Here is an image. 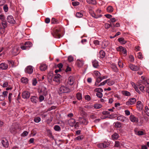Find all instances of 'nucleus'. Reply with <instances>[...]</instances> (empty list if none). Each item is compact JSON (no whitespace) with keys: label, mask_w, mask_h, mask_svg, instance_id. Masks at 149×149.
I'll use <instances>...</instances> for the list:
<instances>
[{"label":"nucleus","mask_w":149,"mask_h":149,"mask_svg":"<svg viewBox=\"0 0 149 149\" xmlns=\"http://www.w3.org/2000/svg\"><path fill=\"white\" fill-rule=\"evenodd\" d=\"M0 20L1 21V23L0 24V29H5L7 27V23L5 20L4 16L3 14L0 15Z\"/></svg>","instance_id":"f257e3e1"},{"label":"nucleus","mask_w":149,"mask_h":149,"mask_svg":"<svg viewBox=\"0 0 149 149\" xmlns=\"http://www.w3.org/2000/svg\"><path fill=\"white\" fill-rule=\"evenodd\" d=\"M70 91V89L66 86H62L59 88L58 92L59 94L68 93Z\"/></svg>","instance_id":"f03ea898"},{"label":"nucleus","mask_w":149,"mask_h":149,"mask_svg":"<svg viewBox=\"0 0 149 149\" xmlns=\"http://www.w3.org/2000/svg\"><path fill=\"white\" fill-rule=\"evenodd\" d=\"M32 46V44L30 42L28 41L25 42L24 46H21V48L23 50H27L28 48L31 47Z\"/></svg>","instance_id":"7ed1b4c3"},{"label":"nucleus","mask_w":149,"mask_h":149,"mask_svg":"<svg viewBox=\"0 0 149 149\" xmlns=\"http://www.w3.org/2000/svg\"><path fill=\"white\" fill-rule=\"evenodd\" d=\"M94 91L97 92L96 95L98 97L100 98L102 97L103 94L102 92L103 90L101 88H96L94 90Z\"/></svg>","instance_id":"20e7f679"},{"label":"nucleus","mask_w":149,"mask_h":149,"mask_svg":"<svg viewBox=\"0 0 149 149\" xmlns=\"http://www.w3.org/2000/svg\"><path fill=\"white\" fill-rule=\"evenodd\" d=\"M12 54L14 56H16L19 53L18 47L17 46H15L12 48L11 51Z\"/></svg>","instance_id":"39448f33"},{"label":"nucleus","mask_w":149,"mask_h":149,"mask_svg":"<svg viewBox=\"0 0 149 149\" xmlns=\"http://www.w3.org/2000/svg\"><path fill=\"white\" fill-rule=\"evenodd\" d=\"M7 22L10 24H14L15 23V21L14 19L13 16L10 15H8L7 17Z\"/></svg>","instance_id":"423d86ee"},{"label":"nucleus","mask_w":149,"mask_h":149,"mask_svg":"<svg viewBox=\"0 0 149 149\" xmlns=\"http://www.w3.org/2000/svg\"><path fill=\"white\" fill-rule=\"evenodd\" d=\"M39 91L40 93L44 96H46L47 95V91L46 88L44 86H42L41 88H39Z\"/></svg>","instance_id":"0eeeda50"},{"label":"nucleus","mask_w":149,"mask_h":149,"mask_svg":"<svg viewBox=\"0 0 149 149\" xmlns=\"http://www.w3.org/2000/svg\"><path fill=\"white\" fill-rule=\"evenodd\" d=\"M60 29H56L54 30V33L52 34L53 36L55 38H60L61 35L60 33Z\"/></svg>","instance_id":"6e6552de"},{"label":"nucleus","mask_w":149,"mask_h":149,"mask_svg":"<svg viewBox=\"0 0 149 149\" xmlns=\"http://www.w3.org/2000/svg\"><path fill=\"white\" fill-rule=\"evenodd\" d=\"M136 101V99L135 98H132L126 102V104L128 106L132 105L134 104Z\"/></svg>","instance_id":"1a4fd4ad"},{"label":"nucleus","mask_w":149,"mask_h":149,"mask_svg":"<svg viewBox=\"0 0 149 149\" xmlns=\"http://www.w3.org/2000/svg\"><path fill=\"white\" fill-rule=\"evenodd\" d=\"M76 63L78 67H81L84 65V61L81 58L80 59H78L77 60Z\"/></svg>","instance_id":"9d476101"},{"label":"nucleus","mask_w":149,"mask_h":149,"mask_svg":"<svg viewBox=\"0 0 149 149\" xmlns=\"http://www.w3.org/2000/svg\"><path fill=\"white\" fill-rule=\"evenodd\" d=\"M74 78L72 76H70L68 78L67 83L69 85H72L74 81Z\"/></svg>","instance_id":"9b49d317"},{"label":"nucleus","mask_w":149,"mask_h":149,"mask_svg":"<svg viewBox=\"0 0 149 149\" xmlns=\"http://www.w3.org/2000/svg\"><path fill=\"white\" fill-rule=\"evenodd\" d=\"M30 96V93L28 91H24L22 93V97L24 99L29 98Z\"/></svg>","instance_id":"f8f14e48"},{"label":"nucleus","mask_w":149,"mask_h":149,"mask_svg":"<svg viewBox=\"0 0 149 149\" xmlns=\"http://www.w3.org/2000/svg\"><path fill=\"white\" fill-rule=\"evenodd\" d=\"M33 67L31 66H27L25 69V71L26 73L29 74H31L33 72Z\"/></svg>","instance_id":"ddd939ff"},{"label":"nucleus","mask_w":149,"mask_h":149,"mask_svg":"<svg viewBox=\"0 0 149 149\" xmlns=\"http://www.w3.org/2000/svg\"><path fill=\"white\" fill-rule=\"evenodd\" d=\"M130 121L134 123H138L139 121L138 118L133 115H130Z\"/></svg>","instance_id":"4468645a"},{"label":"nucleus","mask_w":149,"mask_h":149,"mask_svg":"<svg viewBox=\"0 0 149 149\" xmlns=\"http://www.w3.org/2000/svg\"><path fill=\"white\" fill-rule=\"evenodd\" d=\"M68 124L71 127L75 126L77 124H76V122L74 119L73 118L70 119L68 121Z\"/></svg>","instance_id":"2eb2a0df"},{"label":"nucleus","mask_w":149,"mask_h":149,"mask_svg":"<svg viewBox=\"0 0 149 149\" xmlns=\"http://www.w3.org/2000/svg\"><path fill=\"white\" fill-rule=\"evenodd\" d=\"M117 119L118 120H119L123 122H125L127 120V118L123 116H120L117 117Z\"/></svg>","instance_id":"dca6fc26"},{"label":"nucleus","mask_w":149,"mask_h":149,"mask_svg":"<svg viewBox=\"0 0 149 149\" xmlns=\"http://www.w3.org/2000/svg\"><path fill=\"white\" fill-rule=\"evenodd\" d=\"M136 107L138 110H141L143 108V104L141 101H139L137 102Z\"/></svg>","instance_id":"f3484780"},{"label":"nucleus","mask_w":149,"mask_h":149,"mask_svg":"<svg viewBox=\"0 0 149 149\" xmlns=\"http://www.w3.org/2000/svg\"><path fill=\"white\" fill-rule=\"evenodd\" d=\"M61 77V76L60 74H56L54 77L53 80L57 82H59L60 81Z\"/></svg>","instance_id":"a211bd4d"},{"label":"nucleus","mask_w":149,"mask_h":149,"mask_svg":"<svg viewBox=\"0 0 149 149\" xmlns=\"http://www.w3.org/2000/svg\"><path fill=\"white\" fill-rule=\"evenodd\" d=\"M129 67L132 70L134 71H137L139 69V67L135 66L134 65L132 64H130L129 65Z\"/></svg>","instance_id":"6ab92c4d"},{"label":"nucleus","mask_w":149,"mask_h":149,"mask_svg":"<svg viewBox=\"0 0 149 149\" xmlns=\"http://www.w3.org/2000/svg\"><path fill=\"white\" fill-rule=\"evenodd\" d=\"M8 64L5 63L0 64V68L2 70H6L8 68Z\"/></svg>","instance_id":"aec40b11"},{"label":"nucleus","mask_w":149,"mask_h":149,"mask_svg":"<svg viewBox=\"0 0 149 149\" xmlns=\"http://www.w3.org/2000/svg\"><path fill=\"white\" fill-rule=\"evenodd\" d=\"M97 146L98 148H105L108 147L107 143L106 142L102 143H100L97 144Z\"/></svg>","instance_id":"412c9836"},{"label":"nucleus","mask_w":149,"mask_h":149,"mask_svg":"<svg viewBox=\"0 0 149 149\" xmlns=\"http://www.w3.org/2000/svg\"><path fill=\"white\" fill-rule=\"evenodd\" d=\"M15 124L11 126L10 129V132L13 134H15L16 132L17 128L15 126Z\"/></svg>","instance_id":"4be33fe9"},{"label":"nucleus","mask_w":149,"mask_h":149,"mask_svg":"<svg viewBox=\"0 0 149 149\" xmlns=\"http://www.w3.org/2000/svg\"><path fill=\"white\" fill-rule=\"evenodd\" d=\"M117 50L120 51L123 54H125L126 53V50L125 48L123 47L122 46H120L119 47L117 48Z\"/></svg>","instance_id":"5701e85b"},{"label":"nucleus","mask_w":149,"mask_h":149,"mask_svg":"<svg viewBox=\"0 0 149 149\" xmlns=\"http://www.w3.org/2000/svg\"><path fill=\"white\" fill-rule=\"evenodd\" d=\"M80 122L81 124L84 125H87L88 122L87 120L86 119L84 118H81L80 120Z\"/></svg>","instance_id":"b1692460"},{"label":"nucleus","mask_w":149,"mask_h":149,"mask_svg":"<svg viewBox=\"0 0 149 149\" xmlns=\"http://www.w3.org/2000/svg\"><path fill=\"white\" fill-rule=\"evenodd\" d=\"M1 143L3 146L7 148L8 146V142L6 139L3 140L1 141Z\"/></svg>","instance_id":"393cba45"},{"label":"nucleus","mask_w":149,"mask_h":149,"mask_svg":"<svg viewBox=\"0 0 149 149\" xmlns=\"http://www.w3.org/2000/svg\"><path fill=\"white\" fill-rule=\"evenodd\" d=\"M92 62L93 66L94 67L97 68L99 66L98 62L95 59L94 60H93Z\"/></svg>","instance_id":"a878e982"},{"label":"nucleus","mask_w":149,"mask_h":149,"mask_svg":"<svg viewBox=\"0 0 149 149\" xmlns=\"http://www.w3.org/2000/svg\"><path fill=\"white\" fill-rule=\"evenodd\" d=\"M119 137V135L118 134L116 133H114L111 136L112 139L113 140L117 139Z\"/></svg>","instance_id":"bb28decb"},{"label":"nucleus","mask_w":149,"mask_h":149,"mask_svg":"<svg viewBox=\"0 0 149 149\" xmlns=\"http://www.w3.org/2000/svg\"><path fill=\"white\" fill-rule=\"evenodd\" d=\"M37 97L36 96H31L30 99L31 101L33 103H36L37 102Z\"/></svg>","instance_id":"cd10ccee"},{"label":"nucleus","mask_w":149,"mask_h":149,"mask_svg":"<svg viewBox=\"0 0 149 149\" xmlns=\"http://www.w3.org/2000/svg\"><path fill=\"white\" fill-rule=\"evenodd\" d=\"M111 67L114 71L116 72L118 71V69L115 64H112L111 65Z\"/></svg>","instance_id":"c85d7f7f"},{"label":"nucleus","mask_w":149,"mask_h":149,"mask_svg":"<svg viewBox=\"0 0 149 149\" xmlns=\"http://www.w3.org/2000/svg\"><path fill=\"white\" fill-rule=\"evenodd\" d=\"M102 80L101 77H97L96 81L95 83V85L97 86L99 84L98 83L100 82Z\"/></svg>","instance_id":"c756f323"},{"label":"nucleus","mask_w":149,"mask_h":149,"mask_svg":"<svg viewBox=\"0 0 149 149\" xmlns=\"http://www.w3.org/2000/svg\"><path fill=\"white\" fill-rule=\"evenodd\" d=\"M118 40L119 42L123 44H125L127 42L123 38H119Z\"/></svg>","instance_id":"7c9ffc66"},{"label":"nucleus","mask_w":149,"mask_h":149,"mask_svg":"<svg viewBox=\"0 0 149 149\" xmlns=\"http://www.w3.org/2000/svg\"><path fill=\"white\" fill-rule=\"evenodd\" d=\"M40 68L41 70L44 71L46 70L47 66L45 64H42L40 65Z\"/></svg>","instance_id":"2f4dec72"},{"label":"nucleus","mask_w":149,"mask_h":149,"mask_svg":"<svg viewBox=\"0 0 149 149\" xmlns=\"http://www.w3.org/2000/svg\"><path fill=\"white\" fill-rule=\"evenodd\" d=\"M93 73L94 75V77H100L101 74L100 73L97 71L95 70L94 71Z\"/></svg>","instance_id":"473e14b6"},{"label":"nucleus","mask_w":149,"mask_h":149,"mask_svg":"<svg viewBox=\"0 0 149 149\" xmlns=\"http://www.w3.org/2000/svg\"><path fill=\"white\" fill-rule=\"evenodd\" d=\"M86 2L89 4H95L96 3L95 0H86Z\"/></svg>","instance_id":"72a5a7b5"},{"label":"nucleus","mask_w":149,"mask_h":149,"mask_svg":"<svg viewBox=\"0 0 149 149\" xmlns=\"http://www.w3.org/2000/svg\"><path fill=\"white\" fill-rule=\"evenodd\" d=\"M99 54L100 58H103L105 56V53L104 51H100V52Z\"/></svg>","instance_id":"f704fd0d"},{"label":"nucleus","mask_w":149,"mask_h":149,"mask_svg":"<svg viewBox=\"0 0 149 149\" xmlns=\"http://www.w3.org/2000/svg\"><path fill=\"white\" fill-rule=\"evenodd\" d=\"M28 79L26 77H23L21 79V81L23 83H28Z\"/></svg>","instance_id":"c9c22d12"},{"label":"nucleus","mask_w":149,"mask_h":149,"mask_svg":"<svg viewBox=\"0 0 149 149\" xmlns=\"http://www.w3.org/2000/svg\"><path fill=\"white\" fill-rule=\"evenodd\" d=\"M114 146L116 147L120 148L121 147V144L119 141H116Z\"/></svg>","instance_id":"e433bc0d"},{"label":"nucleus","mask_w":149,"mask_h":149,"mask_svg":"<svg viewBox=\"0 0 149 149\" xmlns=\"http://www.w3.org/2000/svg\"><path fill=\"white\" fill-rule=\"evenodd\" d=\"M107 12L111 13L113 11V9L112 6H109L107 8Z\"/></svg>","instance_id":"4c0bfd02"},{"label":"nucleus","mask_w":149,"mask_h":149,"mask_svg":"<svg viewBox=\"0 0 149 149\" xmlns=\"http://www.w3.org/2000/svg\"><path fill=\"white\" fill-rule=\"evenodd\" d=\"M122 93L124 95L126 96H130L131 95L130 92L127 91H123L122 92Z\"/></svg>","instance_id":"58836bf2"},{"label":"nucleus","mask_w":149,"mask_h":149,"mask_svg":"<svg viewBox=\"0 0 149 149\" xmlns=\"http://www.w3.org/2000/svg\"><path fill=\"white\" fill-rule=\"evenodd\" d=\"M109 79H107L103 82L101 83L98 86H103L105 84L107 83V82L109 81Z\"/></svg>","instance_id":"ea45409f"},{"label":"nucleus","mask_w":149,"mask_h":149,"mask_svg":"<svg viewBox=\"0 0 149 149\" xmlns=\"http://www.w3.org/2000/svg\"><path fill=\"white\" fill-rule=\"evenodd\" d=\"M107 84L109 86H111L113 85L115 83L114 81L111 80L109 79V80L107 82Z\"/></svg>","instance_id":"a19ab883"},{"label":"nucleus","mask_w":149,"mask_h":149,"mask_svg":"<svg viewBox=\"0 0 149 149\" xmlns=\"http://www.w3.org/2000/svg\"><path fill=\"white\" fill-rule=\"evenodd\" d=\"M84 137L82 135L79 136L75 138V140L80 141L82 140L83 139Z\"/></svg>","instance_id":"79ce46f5"},{"label":"nucleus","mask_w":149,"mask_h":149,"mask_svg":"<svg viewBox=\"0 0 149 149\" xmlns=\"http://www.w3.org/2000/svg\"><path fill=\"white\" fill-rule=\"evenodd\" d=\"M115 127L117 128H120L121 127L120 123L119 122H117L115 123Z\"/></svg>","instance_id":"37998d69"},{"label":"nucleus","mask_w":149,"mask_h":149,"mask_svg":"<svg viewBox=\"0 0 149 149\" xmlns=\"http://www.w3.org/2000/svg\"><path fill=\"white\" fill-rule=\"evenodd\" d=\"M76 96L77 99L80 100L82 99V95L80 93H78L76 95Z\"/></svg>","instance_id":"c03bdc74"},{"label":"nucleus","mask_w":149,"mask_h":149,"mask_svg":"<svg viewBox=\"0 0 149 149\" xmlns=\"http://www.w3.org/2000/svg\"><path fill=\"white\" fill-rule=\"evenodd\" d=\"M54 129L56 131H59L61 130L60 127L58 125H56L54 126Z\"/></svg>","instance_id":"a18cd8bd"},{"label":"nucleus","mask_w":149,"mask_h":149,"mask_svg":"<svg viewBox=\"0 0 149 149\" xmlns=\"http://www.w3.org/2000/svg\"><path fill=\"white\" fill-rule=\"evenodd\" d=\"M51 23L53 24H57L58 23V22L55 18H52L51 20Z\"/></svg>","instance_id":"49530a36"},{"label":"nucleus","mask_w":149,"mask_h":149,"mask_svg":"<svg viewBox=\"0 0 149 149\" xmlns=\"http://www.w3.org/2000/svg\"><path fill=\"white\" fill-rule=\"evenodd\" d=\"M53 75V74L52 73H49L48 74L47 78L49 80H51L52 78Z\"/></svg>","instance_id":"de8ad7c7"},{"label":"nucleus","mask_w":149,"mask_h":149,"mask_svg":"<svg viewBox=\"0 0 149 149\" xmlns=\"http://www.w3.org/2000/svg\"><path fill=\"white\" fill-rule=\"evenodd\" d=\"M37 83V81L36 78H33L32 80V85L33 86L36 85Z\"/></svg>","instance_id":"09e8293b"},{"label":"nucleus","mask_w":149,"mask_h":149,"mask_svg":"<svg viewBox=\"0 0 149 149\" xmlns=\"http://www.w3.org/2000/svg\"><path fill=\"white\" fill-rule=\"evenodd\" d=\"M112 25L111 24L108 23H106L104 24V27L106 29H108Z\"/></svg>","instance_id":"8fccbe9b"},{"label":"nucleus","mask_w":149,"mask_h":149,"mask_svg":"<svg viewBox=\"0 0 149 149\" xmlns=\"http://www.w3.org/2000/svg\"><path fill=\"white\" fill-rule=\"evenodd\" d=\"M137 57L140 59H142L143 57L141 53L139 52L138 53Z\"/></svg>","instance_id":"3c124183"},{"label":"nucleus","mask_w":149,"mask_h":149,"mask_svg":"<svg viewBox=\"0 0 149 149\" xmlns=\"http://www.w3.org/2000/svg\"><path fill=\"white\" fill-rule=\"evenodd\" d=\"M92 16L96 18H97L99 17H100L102 16V15H96L94 13H93L91 14Z\"/></svg>","instance_id":"603ef678"},{"label":"nucleus","mask_w":149,"mask_h":149,"mask_svg":"<svg viewBox=\"0 0 149 149\" xmlns=\"http://www.w3.org/2000/svg\"><path fill=\"white\" fill-rule=\"evenodd\" d=\"M101 107V105L99 104H95L94 105V107L96 109H99Z\"/></svg>","instance_id":"864d4df0"},{"label":"nucleus","mask_w":149,"mask_h":149,"mask_svg":"<svg viewBox=\"0 0 149 149\" xmlns=\"http://www.w3.org/2000/svg\"><path fill=\"white\" fill-rule=\"evenodd\" d=\"M76 15L77 17L80 18L83 16V15L81 13L78 12L76 13Z\"/></svg>","instance_id":"5fc2aeb1"},{"label":"nucleus","mask_w":149,"mask_h":149,"mask_svg":"<svg viewBox=\"0 0 149 149\" xmlns=\"http://www.w3.org/2000/svg\"><path fill=\"white\" fill-rule=\"evenodd\" d=\"M41 120V118L39 117H37L34 119V121L37 123H39Z\"/></svg>","instance_id":"6e6d98bb"},{"label":"nucleus","mask_w":149,"mask_h":149,"mask_svg":"<svg viewBox=\"0 0 149 149\" xmlns=\"http://www.w3.org/2000/svg\"><path fill=\"white\" fill-rule=\"evenodd\" d=\"M28 132L26 131H25L21 135V136L24 137L28 135Z\"/></svg>","instance_id":"4d7b16f0"},{"label":"nucleus","mask_w":149,"mask_h":149,"mask_svg":"<svg viewBox=\"0 0 149 149\" xmlns=\"http://www.w3.org/2000/svg\"><path fill=\"white\" fill-rule=\"evenodd\" d=\"M145 133L142 131H138L137 132V134L139 136L142 135H145Z\"/></svg>","instance_id":"13d9d810"},{"label":"nucleus","mask_w":149,"mask_h":149,"mask_svg":"<svg viewBox=\"0 0 149 149\" xmlns=\"http://www.w3.org/2000/svg\"><path fill=\"white\" fill-rule=\"evenodd\" d=\"M12 94L11 93H10L9 94L8 96V99L9 102L10 103L11 101L12 97Z\"/></svg>","instance_id":"bf43d9fd"},{"label":"nucleus","mask_w":149,"mask_h":149,"mask_svg":"<svg viewBox=\"0 0 149 149\" xmlns=\"http://www.w3.org/2000/svg\"><path fill=\"white\" fill-rule=\"evenodd\" d=\"M118 65L120 68H123V64L122 62L120 60H119L118 62Z\"/></svg>","instance_id":"052dcab7"},{"label":"nucleus","mask_w":149,"mask_h":149,"mask_svg":"<svg viewBox=\"0 0 149 149\" xmlns=\"http://www.w3.org/2000/svg\"><path fill=\"white\" fill-rule=\"evenodd\" d=\"M145 87L143 86H140L139 87V89L140 91H141L142 92H144L145 90H144Z\"/></svg>","instance_id":"680f3d73"},{"label":"nucleus","mask_w":149,"mask_h":149,"mask_svg":"<svg viewBox=\"0 0 149 149\" xmlns=\"http://www.w3.org/2000/svg\"><path fill=\"white\" fill-rule=\"evenodd\" d=\"M72 4L74 6H76L79 5V3L77 1L73 2L72 3Z\"/></svg>","instance_id":"e2e57ef3"},{"label":"nucleus","mask_w":149,"mask_h":149,"mask_svg":"<svg viewBox=\"0 0 149 149\" xmlns=\"http://www.w3.org/2000/svg\"><path fill=\"white\" fill-rule=\"evenodd\" d=\"M39 100L40 102H41L45 99L44 97L42 95H41L39 97Z\"/></svg>","instance_id":"0e129e2a"},{"label":"nucleus","mask_w":149,"mask_h":149,"mask_svg":"<svg viewBox=\"0 0 149 149\" xmlns=\"http://www.w3.org/2000/svg\"><path fill=\"white\" fill-rule=\"evenodd\" d=\"M93 42L95 45H98L100 44V42L97 40H94Z\"/></svg>","instance_id":"69168bd1"},{"label":"nucleus","mask_w":149,"mask_h":149,"mask_svg":"<svg viewBox=\"0 0 149 149\" xmlns=\"http://www.w3.org/2000/svg\"><path fill=\"white\" fill-rule=\"evenodd\" d=\"M130 61L131 62H133L134 60V58L133 56L132 55L130 56Z\"/></svg>","instance_id":"338daca9"},{"label":"nucleus","mask_w":149,"mask_h":149,"mask_svg":"<svg viewBox=\"0 0 149 149\" xmlns=\"http://www.w3.org/2000/svg\"><path fill=\"white\" fill-rule=\"evenodd\" d=\"M63 66V64L61 63H60L58 65V68L60 71H61V68H62Z\"/></svg>","instance_id":"774afa93"}]
</instances>
